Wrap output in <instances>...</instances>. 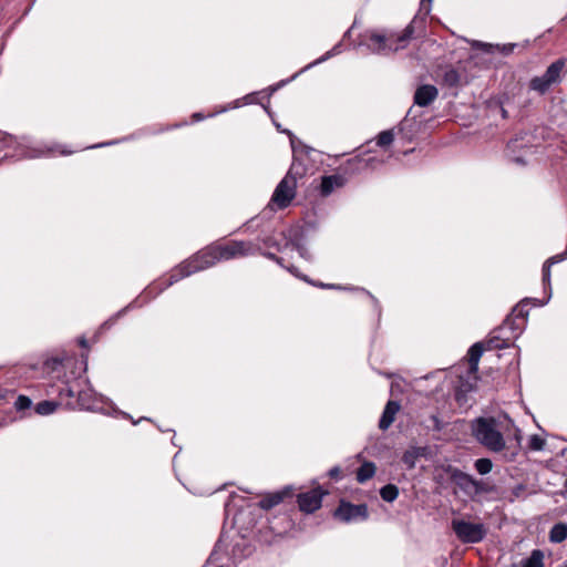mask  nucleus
I'll return each mask as SVG.
<instances>
[{
    "mask_svg": "<svg viewBox=\"0 0 567 567\" xmlns=\"http://www.w3.org/2000/svg\"><path fill=\"white\" fill-rule=\"evenodd\" d=\"M403 461H404L405 463H408V461H411V457H408V455L405 454V455H404V457H403Z\"/></svg>",
    "mask_w": 567,
    "mask_h": 567,
    "instance_id": "obj_45",
    "label": "nucleus"
},
{
    "mask_svg": "<svg viewBox=\"0 0 567 567\" xmlns=\"http://www.w3.org/2000/svg\"><path fill=\"white\" fill-rule=\"evenodd\" d=\"M16 405L19 410L28 409L31 405V400L24 395L17 399Z\"/></svg>",
    "mask_w": 567,
    "mask_h": 567,
    "instance_id": "obj_30",
    "label": "nucleus"
},
{
    "mask_svg": "<svg viewBox=\"0 0 567 567\" xmlns=\"http://www.w3.org/2000/svg\"><path fill=\"white\" fill-rule=\"evenodd\" d=\"M403 461H404L405 463H408V461H411V457H408V455L405 454V455H404V457H403Z\"/></svg>",
    "mask_w": 567,
    "mask_h": 567,
    "instance_id": "obj_46",
    "label": "nucleus"
},
{
    "mask_svg": "<svg viewBox=\"0 0 567 567\" xmlns=\"http://www.w3.org/2000/svg\"><path fill=\"white\" fill-rule=\"evenodd\" d=\"M526 302L527 299L523 300L522 302L514 307L512 315L504 320V327H509V329L512 330L519 329V324L516 323V320L524 321L525 318L527 317L528 312L526 310Z\"/></svg>",
    "mask_w": 567,
    "mask_h": 567,
    "instance_id": "obj_11",
    "label": "nucleus"
},
{
    "mask_svg": "<svg viewBox=\"0 0 567 567\" xmlns=\"http://www.w3.org/2000/svg\"><path fill=\"white\" fill-rule=\"evenodd\" d=\"M514 48H515L514 43L504 44L502 47V52L505 53V54H509V53L513 52Z\"/></svg>",
    "mask_w": 567,
    "mask_h": 567,
    "instance_id": "obj_33",
    "label": "nucleus"
},
{
    "mask_svg": "<svg viewBox=\"0 0 567 567\" xmlns=\"http://www.w3.org/2000/svg\"><path fill=\"white\" fill-rule=\"evenodd\" d=\"M400 405L395 401H389L383 410L381 419L379 421V427L386 430L394 422L395 414L399 412Z\"/></svg>",
    "mask_w": 567,
    "mask_h": 567,
    "instance_id": "obj_12",
    "label": "nucleus"
},
{
    "mask_svg": "<svg viewBox=\"0 0 567 567\" xmlns=\"http://www.w3.org/2000/svg\"><path fill=\"white\" fill-rule=\"evenodd\" d=\"M393 140H394L393 131L386 130V131L381 132L378 135L377 145L380 147H386L393 142Z\"/></svg>",
    "mask_w": 567,
    "mask_h": 567,
    "instance_id": "obj_26",
    "label": "nucleus"
},
{
    "mask_svg": "<svg viewBox=\"0 0 567 567\" xmlns=\"http://www.w3.org/2000/svg\"><path fill=\"white\" fill-rule=\"evenodd\" d=\"M413 34L412 25H408L401 35L385 34L377 31H368L362 35L361 45L367 47L371 52L386 54L395 52L405 47V43Z\"/></svg>",
    "mask_w": 567,
    "mask_h": 567,
    "instance_id": "obj_2",
    "label": "nucleus"
},
{
    "mask_svg": "<svg viewBox=\"0 0 567 567\" xmlns=\"http://www.w3.org/2000/svg\"><path fill=\"white\" fill-rule=\"evenodd\" d=\"M194 117H196V118H202L200 114H198V113H195V114H194Z\"/></svg>",
    "mask_w": 567,
    "mask_h": 567,
    "instance_id": "obj_48",
    "label": "nucleus"
},
{
    "mask_svg": "<svg viewBox=\"0 0 567 567\" xmlns=\"http://www.w3.org/2000/svg\"><path fill=\"white\" fill-rule=\"evenodd\" d=\"M522 567H544V553L534 549L528 558L522 561Z\"/></svg>",
    "mask_w": 567,
    "mask_h": 567,
    "instance_id": "obj_19",
    "label": "nucleus"
},
{
    "mask_svg": "<svg viewBox=\"0 0 567 567\" xmlns=\"http://www.w3.org/2000/svg\"><path fill=\"white\" fill-rule=\"evenodd\" d=\"M303 165L297 159H293L286 176L277 185L272 194L271 202L281 209L288 207L295 198L297 182L303 176Z\"/></svg>",
    "mask_w": 567,
    "mask_h": 567,
    "instance_id": "obj_4",
    "label": "nucleus"
},
{
    "mask_svg": "<svg viewBox=\"0 0 567 567\" xmlns=\"http://www.w3.org/2000/svg\"><path fill=\"white\" fill-rule=\"evenodd\" d=\"M451 480L466 495L473 496V491L477 486V480H475L472 475L462 472L458 468H453L451 471Z\"/></svg>",
    "mask_w": 567,
    "mask_h": 567,
    "instance_id": "obj_8",
    "label": "nucleus"
},
{
    "mask_svg": "<svg viewBox=\"0 0 567 567\" xmlns=\"http://www.w3.org/2000/svg\"><path fill=\"white\" fill-rule=\"evenodd\" d=\"M483 344L477 342V343H474L470 350H468V364H470V373L471 374H476L477 371H478V362H480V359L483 354Z\"/></svg>",
    "mask_w": 567,
    "mask_h": 567,
    "instance_id": "obj_13",
    "label": "nucleus"
},
{
    "mask_svg": "<svg viewBox=\"0 0 567 567\" xmlns=\"http://www.w3.org/2000/svg\"><path fill=\"white\" fill-rule=\"evenodd\" d=\"M374 162H377L374 157L361 158L357 156L349 159L348 165H355V168H353L352 172H359L362 167H374Z\"/></svg>",
    "mask_w": 567,
    "mask_h": 567,
    "instance_id": "obj_21",
    "label": "nucleus"
},
{
    "mask_svg": "<svg viewBox=\"0 0 567 567\" xmlns=\"http://www.w3.org/2000/svg\"><path fill=\"white\" fill-rule=\"evenodd\" d=\"M443 83L450 87H457L461 84V74L457 70L449 68L443 73Z\"/></svg>",
    "mask_w": 567,
    "mask_h": 567,
    "instance_id": "obj_18",
    "label": "nucleus"
},
{
    "mask_svg": "<svg viewBox=\"0 0 567 567\" xmlns=\"http://www.w3.org/2000/svg\"><path fill=\"white\" fill-rule=\"evenodd\" d=\"M472 432L477 442L491 452H502L506 446L498 423L494 417L476 419L472 425Z\"/></svg>",
    "mask_w": 567,
    "mask_h": 567,
    "instance_id": "obj_3",
    "label": "nucleus"
},
{
    "mask_svg": "<svg viewBox=\"0 0 567 567\" xmlns=\"http://www.w3.org/2000/svg\"><path fill=\"white\" fill-rule=\"evenodd\" d=\"M92 395L91 391H81L78 393V400L81 408L86 410L94 409V400H92Z\"/></svg>",
    "mask_w": 567,
    "mask_h": 567,
    "instance_id": "obj_24",
    "label": "nucleus"
},
{
    "mask_svg": "<svg viewBox=\"0 0 567 567\" xmlns=\"http://www.w3.org/2000/svg\"><path fill=\"white\" fill-rule=\"evenodd\" d=\"M375 474V465L372 462H364L357 471V481L359 483H365L372 478Z\"/></svg>",
    "mask_w": 567,
    "mask_h": 567,
    "instance_id": "obj_15",
    "label": "nucleus"
},
{
    "mask_svg": "<svg viewBox=\"0 0 567 567\" xmlns=\"http://www.w3.org/2000/svg\"><path fill=\"white\" fill-rule=\"evenodd\" d=\"M287 269H288L292 275H295V276H297V277H300V278H301V276L298 274V271H297V268H296V267H293V266H292V267H288Z\"/></svg>",
    "mask_w": 567,
    "mask_h": 567,
    "instance_id": "obj_40",
    "label": "nucleus"
},
{
    "mask_svg": "<svg viewBox=\"0 0 567 567\" xmlns=\"http://www.w3.org/2000/svg\"><path fill=\"white\" fill-rule=\"evenodd\" d=\"M323 492L320 487L313 488L306 493L298 495L299 508L306 513H313L320 508L322 503Z\"/></svg>",
    "mask_w": 567,
    "mask_h": 567,
    "instance_id": "obj_7",
    "label": "nucleus"
},
{
    "mask_svg": "<svg viewBox=\"0 0 567 567\" xmlns=\"http://www.w3.org/2000/svg\"><path fill=\"white\" fill-rule=\"evenodd\" d=\"M553 85V83L546 78L545 74L540 76H535L529 82V87L533 91H536L540 94H544L548 89Z\"/></svg>",
    "mask_w": 567,
    "mask_h": 567,
    "instance_id": "obj_16",
    "label": "nucleus"
},
{
    "mask_svg": "<svg viewBox=\"0 0 567 567\" xmlns=\"http://www.w3.org/2000/svg\"><path fill=\"white\" fill-rule=\"evenodd\" d=\"M452 529L462 543H480L486 536V529L483 524L471 523L463 519H453Z\"/></svg>",
    "mask_w": 567,
    "mask_h": 567,
    "instance_id": "obj_5",
    "label": "nucleus"
},
{
    "mask_svg": "<svg viewBox=\"0 0 567 567\" xmlns=\"http://www.w3.org/2000/svg\"><path fill=\"white\" fill-rule=\"evenodd\" d=\"M329 476L332 478H338L340 476V468L338 466L332 467L329 471Z\"/></svg>",
    "mask_w": 567,
    "mask_h": 567,
    "instance_id": "obj_34",
    "label": "nucleus"
},
{
    "mask_svg": "<svg viewBox=\"0 0 567 567\" xmlns=\"http://www.w3.org/2000/svg\"><path fill=\"white\" fill-rule=\"evenodd\" d=\"M514 161L516 163H518V164H524L525 163L522 157H516Z\"/></svg>",
    "mask_w": 567,
    "mask_h": 567,
    "instance_id": "obj_43",
    "label": "nucleus"
},
{
    "mask_svg": "<svg viewBox=\"0 0 567 567\" xmlns=\"http://www.w3.org/2000/svg\"><path fill=\"white\" fill-rule=\"evenodd\" d=\"M313 285H315V286H318V287H321V288H329V289H331V288H336V286H334V285H326V284H322V282H320V284H313Z\"/></svg>",
    "mask_w": 567,
    "mask_h": 567,
    "instance_id": "obj_39",
    "label": "nucleus"
},
{
    "mask_svg": "<svg viewBox=\"0 0 567 567\" xmlns=\"http://www.w3.org/2000/svg\"><path fill=\"white\" fill-rule=\"evenodd\" d=\"M80 344H81L82 347H86V341H85V339H81Z\"/></svg>",
    "mask_w": 567,
    "mask_h": 567,
    "instance_id": "obj_44",
    "label": "nucleus"
},
{
    "mask_svg": "<svg viewBox=\"0 0 567 567\" xmlns=\"http://www.w3.org/2000/svg\"><path fill=\"white\" fill-rule=\"evenodd\" d=\"M487 350L504 349L507 347V342L499 337H492L486 342Z\"/></svg>",
    "mask_w": 567,
    "mask_h": 567,
    "instance_id": "obj_27",
    "label": "nucleus"
},
{
    "mask_svg": "<svg viewBox=\"0 0 567 567\" xmlns=\"http://www.w3.org/2000/svg\"><path fill=\"white\" fill-rule=\"evenodd\" d=\"M474 466H475V470L482 474V475H485V474H488L492 468H493V463L489 458H478L475 461L474 463Z\"/></svg>",
    "mask_w": 567,
    "mask_h": 567,
    "instance_id": "obj_25",
    "label": "nucleus"
},
{
    "mask_svg": "<svg viewBox=\"0 0 567 567\" xmlns=\"http://www.w3.org/2000/svg\"><path fill=\"white\" fill-rule=\"evenodd\" d=\"M477 45L484 48L485 51H489V49L492 48V44L481 43V42H477Z\"/></svg>",
    "mask_w": 567,
    "mask_h": 567,
    "instance_id": "obj_41",
    "label": "nucleus"
},
{
    "mask_svg": "<svg viewBox=\"0 0 567 567\" xmlns=\"http://www.w3.org/2000/svg\"><path fill=\"white\" fill-rule=\"evenodd\" d=\"M65 392L68 396L73 398L75 396V392L71 388H64L60 391V393Z\"/></svg>",
    "mask_w": 567,
    "mask_h": 567,
    "instance_id": "obj_37",
    "label": "nucleus"
},
{
    "mask_svg": "<svg viewBox=\"0 0 567 567\" xmlns=\"http://www.w3.org/2000/svg\"><path fill=\"white\" fill-rule=\"evenodd\" d=\"M567 538V525L558 523L554 525L549 532V540L551 543H561Z\"/></svg>",
    "mask_w": 567,
    "mask_h": 567,
    "instance_id": "obj_17",
    "label": "nucleus"
},
{
    "mask_svg": "<svg viewBox=\"0 0 567 567\" xmlns=\"http://www.w3.org/2000/svg\"><path fill=\"white\" fill-rule=\"evenodd\" d=\"M284 499V494L282 493H276V494H271L265 498H262L260 501V507L261 508H265V509H270L272 508L274 506L278 505L279 503H281Z\"/></svg>",
    "mask_w": 567,
    "mask_h": 567,
    "instance_id": "obj_22",
    "label": "nucleus"
},
{
    "mask_svg": "<svg viewBox=\"0 0 567 567\" xmlns=\"http://www.w3.org/2000/svg\"><path fill=\"white\" fill-rule=\"evenodd\" d=\"M305 281L310 282V285H313V281H310L307 277H301Z\"/></svg>",
    "mask_w": 567,
    "mask_h": 567,
    "instance_id": "obj_47",
    "label": "nucleus"
},
{
    "mask_svg": "<svg viewBox=\"0 0 567 567\" xmlns=\"http://www.w3.org/2000/svg\"><path fill=\"white\" fill-rule=\"evenodd\" d=\"M266 257H268L269 259H272L275 260L277 264H279L280 266L285 267L284 264H282V258L276 256L275 254H271V252H267L265 254Z\"/></svg>",
    "mask_w": 567,
    "mask_h": 567,
    "instance_id": "obj_32",
    "label": "nucleus"
},
{
    "mask_svg": "<svg viewBox=\"0 0 567 567\" xmlns=\"http://www.w3.org/2000/svg\"><path fill=\"white\" fill-rule=\"evenodd\" d=\"M380 495L384 502L392 503L399 496V488L394 484H386L380 489Z\"/></svg>",
    "mask_w": 567,
    "mask_h": 567,
    "instance_id": "obj_20",
    "label": "nucleus"
},
{
    "mask_svg": "<svg viewBox=\"0 0 567 567\" xmlns=\"http://www.w3.org/2000/svg\"><path fill=\"white\" fill-rule=\"evenodd\" d=\"M334 516L344 523L365 520L369 516L368 506L365 504H351L341 502L334 511Z\"/></svg>",
    "mask_w": 567,
    "mask_h": 567,
    "instance_id": "obj_6",
    "label": "nucleus"
},
{
    "mask_svg": "<svg viewBox=\"0 0 567 567\" xmlns=\"http://www.w3.org/2000/svg\"><path fill=\"white\" fill-rule=\"evenodd\" d=\"M285 132L289 135L291 147L295 151L296 150V137L293 136V134L290 131H285Z\"/></svg>",
    "mask_w": 567,
    "mask_h": 567,
    "instance_id": "obj_36",
    "label": "nucleus"
},
{
    "mask_svg": "<svg viewBox=\"0 0 567 567\" xmlns=\"http://www.w3.org/2000/svg\"><path fill=\"white\" fill-rule=\"evenodd\" d=\"M266 245H269L271 246L272 244L270 243V239L266 240Z\"/></svg>",
    "mask_w": 567,
    "mask_h": 567,
    "instance_id": "obj_50",
    "label": "nucleus"
},
{
    "mask_svg": "<svg viewBox=\"0 0 567 567\" xmlns=\"http://www.w3.org/2000/svg\"><path fill=\"white\" fill-rule=\"evenodd\" d=\"M58 405L53 401H41L37 404L35 412L40 415H49L56 410Z\"/></svg>",
    "mask_w": 567,
    "mask_h": 567,
    "instance_id": "obj_23",
    "label": "nucleus"
},
{
    "mask_svg": "<svg viewBox=\"0 0 567 567\" xmlns=\"http://www.w3.org/2000/svg\"><path fill=\"white\" fill-rule=\"evenodd\" d=\"M545 446V440L538 435H532L529 439V447L534 451H542Z\"/></svg>",
    "mask_w": 567,
    "mask_h": 567,
    "instance_id": "obj_28",
    "label": "nucleus"
},
{
    "mask_svg": "<svg viewBox=\"0 0 567 567\" xmlns=\"http://www.w3.org/2000/svg\"><path fill=\"white\" fill-rule=\"evenodd\" d=\"M347 179L339 174L323 176L320 185V194L323 197L329 196L334 189L342 187Z\"/></svg>",
    "mask_w": 567,
    "mask_h": 567,
    "instance_id": "obj_10",
    "label": "nucleus"
},
{
    "mask_svg": "<svg viewBox=\"0 0 567 567\" xmlns=\"http://www.w3.org/2000/svg\"><path fill=\"white\" fill-rule=\"evenodd\" d=\"M432 0H421V6L425 7L426 4L430 7Z\"/></svg>",
    "mask_w": 567,
    "mask_h": 567,
    "instance_id": "obj_42",
    "label": "nucleus"
},
{
    "mask_svg": "<svg viewBox=\"0 0 567 567\" xmlns=\"http://www.w3.org/2000/svg\"><path fill=\"white\" fill-rule=\"evenodd\" d=\"M300 256L305 257L303 248H300Z\"/></svg>",
    "mask_w": 567,
    "mask_h": 567,
    "instance_id": "obj_49",
    "label": "nucleus"
},
{
    "mask_svg": "<svg viewBox=\"0 0 567 567\" xmlns=\"http://www.w3.org/2000/svg\"><path fill=\"white\" fill-rule=\"evenodd\" d=\"M255 250L256 248L250 241L243 240H234L225 245L207 247L173 269L165 287H168L196 271L207 269L219 260L249 256L252 255Z\"/></svg>",
    "mask_w": 567,
    "mask_h": 567,
    "instance_id": "obj_1",
    "label": "nucleus"
},
{
    "mask_svg": "<svg viewBox=\"0 0 567 567\" xmlns=\"http://www.w3.org/2000/svg\"><path fill=\"white\" fill-rule=\"evenodd\" d=\"M0 142L6 144V145H9L12 143V137L11 136H6L3 138L0 137Z\"/></svg>",
    "mask_w": 567,
    "mask_h": 567,
    "instance_id": "obj_38",
    "label": "nucleus"
},
{
    "mask_svg": "<svg viewBox=\"0 0 567 567\" xmlns=\"http://www.w3.org/2000/svg\"><path fill=\"white\" fill-rule=\"evenodd\" d=\"M566 60L564 58L556 60L553 62L544 73L546 78L553 83H557L560 80L563 70L565 68Z\"/></svg>",
    "mask_w": 567,
    "mask_h": 567,
    "instance_id": "obj_14",
    "label": "nucleus"
},
{
    "mask_svg": "<svg viewBox=\"0 0 567 567\" xmlns=\"http://www.w3.org/2000/svg\"><path fill=\"white\" fill-rule=\"evenodd\" d=\"M488 492L487 487H486V484L482 481H477V486L476 488L473 491V496H476V495H480V494H483V493H486Z\"/></svg>",
    "mask_w": 567,
    "mask_h": 567,
    "instance_id": "obj_31",
    "label": "nucleus"
},
{
    "mask_svg": "<svg viewBox=\"0 0 567 567\" xmlns=\"http://www.w3.org/2000/svg\"><path fill=\"white\" fill-rule=\"evenodd\" d=\"M563 567H567V565L563 566Z\"/></svg>",
    "mask_w": 567,
    "mask_h": 567,
    "instance_id": "obj_51",
    "label": "nucleus"
},
{
    "mask_svg": "<svg viewBox=\"0 0 567 567\" xmlns=\"http://www.w3.org/2000/svg\"><path fill=\"white\" fill-rule=\"evenodd\" d=\"M525 487L523 485H518L516 486L514 489H513V494L515 497H520V495L523 494Z\"/></svg>",
    "mask_w": 567,
    "mask_h": 567,
    "instance_id": "obj_35",
    "label": "nucleus"
},
{
    "mask_svg": "<svg viewBox=\"0 0 567 567\" xmlns=\"http://www.w3.org/2000/svg\"><path fill=\"white\" fill-rule=\"evenodd\" d=\"M338 48L339 45H336L332 50L328 51L324 55H322L321 58H319L318 60H316L315 62L308 64L303 70H308L310 69L311 66L316 65V64H319L321 62H324L326 60H328L329 58L333 56L334 54H337L338 52Z\"/></svg>",
    "mask_w": 567,
    "mask_h": 567,
    "instance_id": "obj_29",
    "label": "nucleus"
},
{
    "mask_svg": "<svg viewBox=\"0 0 567 567\" xmlns=\"http://www.w3.org/2000/svg\"><path fill=\"white\" fill-rule=\"evenodd\" d=\"M439 95L437 89L432 84L420 85L414 93V103L419 106H429L436 100Z\"/></svg>",
    "mask_w": 567,
    "mask_h": 567,
    "instance_id": "obj_9",
    "label": "nucleus"
}]
</instances>
